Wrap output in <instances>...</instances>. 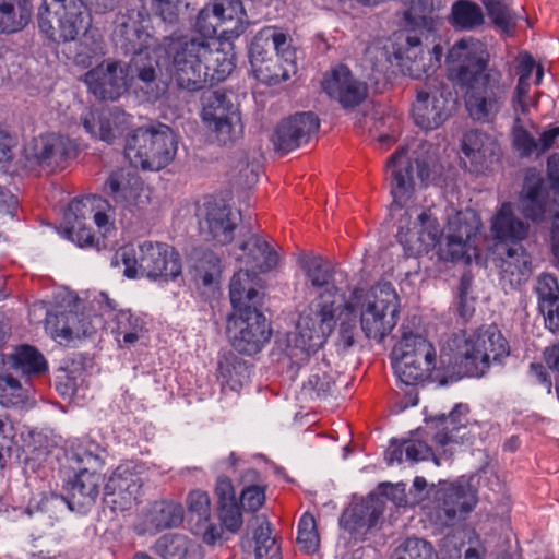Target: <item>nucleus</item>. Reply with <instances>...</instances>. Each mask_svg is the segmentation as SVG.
<instances>
[{"label":"nucleus","mask_w":559,"mask_h":559,"mask_svg":"<svg viewBox=\"0 0 559 559\" xmlns=\"http://www.w3.org/2000/svg\"><path fill=\"white\" fill-rule=\"evenodd\" d=\"M543 177L535 170H528L519 194L518 210L522 216L533 223L543 222L547 212V201L543 195Z\"/></svg>","instance_id":"27"},{"label":"nucleus","mask_w":559,"mask_h":559,"mask_svg":"<svg viewBox=\"0 0 559 559\" xmlns=\"http://www.w3.org/2000/svg\"><path fill=\"white\" fill-rule=\"evenodd\" d=\"M481 222L478 214L466 209L456 212L448 222L447 233L452 237L464 239V241L472 242L479 233Z\"/></svg>","instance_id":"49"},{"label":"nucleus","mask_w":559,"mask_h":559,"mask_svg":"<svg viewBox=\"0 0 559 559\" xmlns=\"http://www.w3.org/2000/svg\"><path fill=\"white\" fill-rule=\"evenodd\" d=\"M242 254L237 255L236 260L249 267L253 273H266L275 269L278 264L277 253L270 245L255 235L239 245Z\"/></svg>","instance_id":"30"},{"label":"nucleus","mask_w":559,"mask_h":559,"mask_svg":"<svg viewBox=\"0 0 559 559\" xmlns=\"http://www.w3.org/2000/svg\"><path fill=\"white\" fill-rule=\"evenodd\" d=\"M296 262L313 289L320 290L313 302L300 316L296 324L295 345L302 352L311 353L313 342L310 340L312 326L309 331L304 326V319H311L314 326L321 324V297L333 287L334 272L329 267L326 260L312 251H300L296 254Z\"/></svg>","instance_id":"6"},{"label":"nucleus","mask_w":559,"mask_h":559,"mask_svg":"<svg viewBox=\"0 0 559 559\" xmlns=\"http://www.w3.org/2000/svg\"><path fill=\"white\" fill-rule=\"evenodd\" d=\"M436 349L419 334H404L392 350L393 369L397 380L408 386L424 383L436 368Z\"/></svg>","instance_id":"8"},{"label":"nucleus","mask_w":559,"mask_h":559,"mask_svg":"<svg viewBox=\"0 0 559 559\" xmlns=\"http://www.w3.org/2000/svg\"><path fill=\"white\" fill-rule=\"evenodd\" d=\"M297 543L307 555L316 554L320 548L317 522L310 512H305L298 522Z\"/></svg>","instance_id":"55"},{"label":"nucleus","mask_w":559,"mask_h":559,"mask_svg":"<svg viewBox=\"0 0 559 559\" xmlns=\"http://www.w3.org/2000/svg\"><path fill=\"white\" fill-rule=\"evenodd\" d=\"M259 32L253 37L249 49L250 63L255 73V76L267 84H276L289 78L288 73L284 71L278 73L275 70L276 62L271 57L270 41L259 40Z\"/></svg>","instance_id":"35"},{"label":"nucleus","mask_w":559,"mask_h":559,"mask_svg":"<svg viewBox=\"0 0 559 559\" xmlns=\"http://www.w3.org/2000/svg\"><path fill=\"white\" fill-rule=\"evenodd\" d=\"M319 118L312 112L295 114L275 128L272 142L276 152L289 153L307 143L318 132Z\"/></svg>","instance_id":"21"},{"label":"nucleus","mask_w":559,"mask_h":559,"mask_svg":"<svg viewBox=\"0 0 559 559\" xmlns=\"http://www.w3.org/2000/svg\"><path fill=\"white\" fill-rule=\"evenodd\" d=\"M45 321L46 329L49 330L52 338L60 343L85 336L91 330V322L83 313L73 310L48 312Z\"/></svg>","instance_id":"29"},{"label":"nucleus","mask_w":559,"mask_h":559,"mask_svg":"<svg viewBox=\"0 0 559 559\" xmlns=\"http://www.w3.org/2000/svg\"><path fill=\"white\" fill-rule=\"evenodd\" d=\"M392 559H438V555L429 542L411 537L395 548Z\"/></svg>","instance_id":"54"},{"label":"nucleus","mask_w":559,"mask_h":559,"mask_svg":"<svg viewBox=\"0 0 559 559\" xmlns=\"http://www.w3.org/2000/svg\"><path fill=\"white\" fill-rule=\"evenodd\" d=\"M110 329L119 347L134 345L147 331L144 319L129 309H121L112 314Z\"/></svg>","instance_id":"36"},{"label":"nucleus","mask_w":559,"mask_h":559,"mask_svg":"<svg viewBox=\"0 0 559 559\" xmlns=\"http://www.w3.org/2000/svg\"><path fill=\"white\" fill-rule=\"evenodd\" d=\"M404 450L406 459L411 462H420L433 459L436 465H439V461L433 456L431 448L419 440H404Z\"/></svg>","instance_id":"64"},{"label":"nucleus","mask_w":559,"mask_h":559,"mask_svg":"<svg viewBox=\"0 0 559 559\" xmlns=\"http://www.w3.org/2000/svg\"><path fill=\"white\" fill-rule=\"evenodd\" d=\"M491 230L493 237L500 241L518 242L527 236L528 225L518 219L513 214L512 204L506 202L495 215Z\"/></svg>","instance_id":"40"},{"label":"nucleus","mask_w":559,"mask_h":559,"mask_svg":"<svg viewBox=\"0 0 559 559\" xmlns=\"http://www.w3.org/2000/svg\"><path fill=\"white\" fill-rule=\"evenodd\" d=\"M217 498V516L221 531L237 533L243 524L242 507L237 500L236 490L231 479L227 476H218L215 485Z\"/></svg>","instance_id":"26"},{"label":"nucleus","mask_w":559,"mask_h":559,"mask_svg":"<svg viewBox=\"0 0 559 559\" xmlns=\"http://www.w3.org/2000/svg\"><path fill=\"white\" fill-rule=\"evenodd\" d=\"M201 119L213 141L219 145L233 143L242 133L238 108L219 91H214L205 97Z\"/></svg>","instance_id":"14"},{"label":"nucleus","mask_w":559,"mask_h":559,"mask_svg":"<svg viewBox=\"0 0 559 559\" xmlns=\"http://www.w3.org/2000/svg\"><path fill=\"white\" fill-rule=\"evenodd\" d=\"M334 381L325 372L318 370L309 376L308 380L304 383L302 389L310 393L311 396L318 399H325L333 392Z\"/></svg>","instance_id":"61"},{"label":"nucleus","mask_w":559,"mask_h":559,"mask_svg":"<svg viewBox=\"0 0 559 559\" xmlns=\"http://www.w3.org/2000/svg\"><path fill=\"white\" fill-rule=\"evenodd\" d=\"M153 14L163 23L175 26L180 22L181 0H151Z\"/></svg>","instance_id":"60"},{"label":"nucleus","mask_w":559,"mask_h":559,"mask_svg":"<svg viewBox=\"0 0 559 559\" xmlns=\"http://www.w3.org/2000/svg\"><path fill=\"white\" fill-rule=\"evenodd\" d=\"M259 474L255 469L249 468L241 476V481H254L255 484L246 485L240 492V506L247 511L255 513L265 503L266 500V486L257 483Z\"/></svg>","instance_id":"51"},{"label":"nucleus","mask_w":559,"mask_h":559,"mask_svg":"<svg viewBox=\"0 0 559 559\" xmlns=\"http://www.w3.org/2000/svg\"><path fill=\"white\" fill-rule=\"evenodd\" d=\"M177 138L163 123L139 127L124 136L126 158L143 170L158 171L168 166L177 153Z\"/></svg>","instance_id":"5"},{"label":"nucleus","mask_w":559,"mask_h":559,"mask_svg":"<svg viewBox=\"0 0 559 559\" xmlns=\"http://www.w3.org/2000/svg\"><path fill=\"white\" fill-rule=\"evenodd\" d=\"M27 158L39 165H50L63 160L69 154V140L49 133L34 139L26 150Z\"/></svg>","instance_id":"37"},{"label":"nucleus","mask_w":559,"mask_h":559,"mask_svg":"<svg viewBox=\"0 0 559 559\" xmlns=\"http://www.w3.org/2000/svg\"><path fill=\"white\" fill-rule=\"evenodd\" d=\"M136 255L132 246L120 247L111 258V266L121 269L128 278H135L139 273L150 278H175L181 274V260L174 247L164 242L144 241Z\"/></svg>","instance_id":"4"},{"label":"nucleus","mask_w":559,"mask_h":559,"mask_svg":"<svg viewBox=\"0 0 559 559\" xmlns=\"http://www.w3.org/2000/svg\"><path fill=\"white\" fill-rule=\"evenodd\" d=\"M28 399V390L8 373L5 359H0V405L4 407L24 404Z\"/></svg>","instance_id":"50"},{"label":"nucleus","mask_w":559,"mask_h":559,"mask_svg":"<svg viewBox=\"0 0 559 559\" xmlns=\"http://www.w3.org/2000/svg\"><path fill=\"white\" fill-rule=\"evenodd\" d=\"M499 267L502 285L514 288L528 280L532 273L531 257L521 245L510 247L501 258Z\"/></svg>","instance_id":"32"},{"label":"nucleus","mask_w":559,"mask_h":559,"mask_svg":"<svg viewBox=\"0 0 559 559\" xmlns=\"http://www.w3.org/2000/svg\"><path fill=\"white\" fill-rule=\"evenodd\" d=\"M489 52L483 41L474 37L462 38L448 52V76L459 84L480 74L497 72V69L489 68Z\"/></svg>","instance_id":"16"},{"label":"nucleus","mask_w":559,"mask_h":559,"mask_svg":"<svg viewBox=\"0 0 559 559\" xmlns=\"http://www.w3.org/2000/svg\"><path fill=\"white\" fill-rule=\"evenodd\" d=\"M462 366L469 377H483L491 364L510 355V346L495 324L483 325L467 335L459 346Z\"/></svg>","instance_id":"7"},{"label":"nucleus","mask_w":559,"mask_h":559,"mask_svg":"<svg viewBox=\"0 0 559 559\" xmlns=\"http://www.w3.org/2000/svg\"><path fill=\"white\" fill-rule=\"evenodd\" d=\"M5 34L23 31L31 22L33 5L31 0H0Z\"/></svg>","instance_id":"45"},{"label":"nucleus","mask_w":559,"mask_h":559,"mask_svg":"<svg viewBox=\"0 0 559 559\" xmlns=\"http://www.w3.org/2000/svg\"><path fill=\"white\" fill-rule=\"evenodd\" d=\"M71 461L79 465V469L87 467L90 471H98L103 467V459L90 447L82 442L71 447Z\"/></svg>","instance_id":"63"},{"label":"nucleus","mask_w":559,"mask_h":559,"mask_svg":"<svg viewBox=\"0 0 559 559\" xmlns=\"http://www.w3.org/2000/svg\"><path fill=\"white\" fill-rule=\"evenodd\" d=\"M141 178L136 175L131 173L128 169H117L112 171L107 181L106 186L109 189V194L112 198V200L121 204L129 193L133 190V181L140 180Z\"/></svg>","instance_id":"56"},{"label":"nucleus","mask_w":559,"mask_h":559,"mask_svg":"<svg viewBox=\"0 0 559 559\" xmlns=\"http://www.w3.org/2000/svg\"><path fill=\"white\" fill-rule=\"evenodd\" d=\"M142 466L135 462L118 465L104 484V504L114 513L132 510L140 503L144 478Z\"/></svg>","instance_id":"13"},{"label":"nucleus","mask_w":559,"mask_h":559,"mask_svg":"<svg viewBox=\"0 0 559 559\" xmlns=\"http://www.w3.org/2000/svg\"><path fill=\"white\" fill-rule=\"evenodd\" d=\"M226 332L231 347L248 356L260 353L272 336L271 323L258 308L231 312Z\"/></svg>","instance_id":"11"},{"label":"nucleus","mask_w":559,"mask_h":559,"mask_svg":"<svg viewBox=\"0 0 559 559\" xmlns=\"http://www.w3.org/2000/svg\"><path fill=\"white\" fill-rule=\"evenodd\" d=\"M198 548L182 535H165L154 545L155 551L164 559H188L189 551Z\"/></svg>","instance_id":"52"},{"label":"nucleus","mask_w":559,"mask_h":559,"mask_svg":"<svg viewBox=\"0 0 559 559\" xmlns=\"http://www.w3.org/2000/svg\"><path fill=\"white\" fill-rule=\"evenodd\" d=\"M259 40L270 41L277 57L294 64L295 51L289 35L276 26H265L259 31Z\"/></svg>","instance_id":"53"},{"label":"nucleus","mask_w":559,"mask_h":559,"mask_svg":"<svg viewBox=\"0 0 559 559\" xmlns=\"http://www.w3.org/2000/svg\"><path fill=\"white\" fill-rule=\"evenodd\" d=\"M389 173L390 194L393 203L400 207L406 206L415 193L414 173L421 182L429 178V166L426 162L412 158L405 146L397 148L386 160Z\"/></svg>","instance_id":"15"},{"label":"nucleus","mask_w":559,"mask_h":559,"mask_svg":"<svg viewBox=\"0 0 559 559\" xmlns=\"http://www.w3.org/2000/svg\"><path fill=\"white\" fill-rule=\"evenodd\" d=\"M472 250H475L472 242L452 237V235L447 233L445 243L440 247L439 257L445 261H464L465 263H469Z\"/></svg>","instance_id":"58"},{"label":"nucleus","mask_w":559,"mask_h":559,"mask_svg":"<svg viewBox=\"0 0 559 559\" xmlns=\"http://www.w3.org/2000/svg\"><path fill=\"white\" fill-rule=\"evenodd\" d=\"M466 413L467 407L465 405L456 404L448 415L438 416L436 419L441 423L443 429L435 436L436 443L444 447L450 443L464 442L465 433L460 435V432L466 429V419L461 417L465 416Z\"/></svg>","instance_id":"44"},{"label":"nucleus","mask_w":559,"mask_h":559,"mask_svg":"<svg viewBox=\"0 0 559 559\" xmlns=\"http://www.w3.org/2000/svg\"><path fill=\"white\" fill-rule=\"evenodd\" d=\"M11 367L22 374L45 372L48 368L45 357L33 346L21 345L8 357Z\"/></svg>","instance_id":"48"},{"label":"nucleus","mask_w":559,"mask_h":559,"mask_svg":"<svg viewBox=\"0 0 559 559\" xmlns=\"http://www.w3.org/2000/svg\"><path fill=\"white\" fill-rule=\"evenodd\" d=\"M459 85L465 88V108L472 120L481 123L493 122L503 107L508 91L501 72L480 74Z\"/></svg>","instance_id":"9"},{"label":"nucleus","mask_w":559,"mask_h":559,"mask_svg":"<svg viewBox=\"0 0 559 559\" xmlns=\"http://www.w3.org/2000/svg\"><path fill=\"white\" fill-rule=\"evenodd\" d=\"M231 216L233 212L228 205L215 199H207L198 210L200 230L214 243L228 245L233 241L237 227Z\"/></svg>","instance_id":"22"},{"label":"nucleus","mask_w":559,"mask_h":559,"mask_svg":"<svg viewBox=\"0 0 559 559\" xmlns=\"http://www.w3.org/2000/svg\"><path fill=\"white\" fill-rule=\"evenodd\" d=\"M183 508L175 501H156L144 514L145 532L154 534L180 525Z\"/></svg>","instance_id":"38"},{"label":"nucleus","mask_w":559,"mask_h":559,"mask_svg":"<svg viewBox=\"0 0 559 559\" xmlns=\"http://www.w3.org/2000/svg\"><path fill=\"white\" fill-rule=\"evenodd\" d=\"M382 513V507L371 499L354 506L349 511H345L340 519V524L349 532H355L360 527L371 528L377 524Z\"/></svg>","instance_id":"43"},{"label":"nucleus","mask_w":559,"mask_h":559,"mask_svg":"<svg viewBox=\"0 0 559 559\" xmlns=\"http://www.w3.org/2000/svg\"><path fill=\"white\" fill-rule=\"evenodd\" d=\"M538 309L545 326L552 333L559 331V285L551 274H542L537 280Z\"/></svg>","instance_id":"34"},{"label":"nucleus","mask_w":559,"mask_h":559,"mask_svg":"<svg viewBox=\"0 0 559 559\" xmlns=\"http://www.w3.org/2000/svg\"><path fill=\"white\" fill-rule=\"evenodd\" d=\"M253 528L255 559H282L281 548L272 536L271 523L265 515L254 516Z\"/></svg>","instance_id":"47"},{"label":"nucleus","mask_w":559,"mask_h":559,"mask_svg":"<svg viewBox=\"0 0 559 559\" xmlns=\"http://www.w3.org/2000/svg\"><path fill=\"white\" fill-rule=\"evenodd\" d=\"M104 477L99 471L82 467L67 484V504L70 510L83 511L95 504Z\"/></svg>","instance_id":"24"},{"label":"nucleus","mask_w":559,"mask_h":559,"mask_svg":"<svg viewBox=\"0 0 559 559\" xmlns=\"http://www.w3.org/2000/svg\"><path fill=\"white\" fill-rule=\"evenodd\" d=\"M93 210L82 201H73L69 204L66 213V237L80 248H92L96 245V238L85 221L91 217Z\"/></svg>","instance_id":"31"},{"label":"nucleus","mask_w":559,"mask_h":559,"mask_svg":"<svg viewBox=\"0 0 559 559\" xmlns=\"http://www.w3.org/2000/svg\"><path fill=\"white\" fill-rule=\"evenodd\" d=\"M148 14L144 10H127L116 16L112 39L124 55L141 57L156 46V39L148 32Z\"/></svg>","instance_id":"17"},{"label":"nucleus","mask_w":559,"mask_h":559,"mask_svg":"<svg viewBox=\"0 0 559 559\" xmlns=\"http://www.w3.org/2000/svg\"><path fill=\"white\" fill-rule=\"evenodd\" d=\"M455 96L452 88L441 79L427 78L416 90L412 115L416 126L424 130H435L451 116Z\"/></svg>","instance_id":"10"},{"label":"nucleus","mask_w":559,"mask_h":559,"mask_svg":"<svg viewBox=\"0 0 559 559\" xmlns=\"http://www.w3.org/2000/svg\"><path fill=\"white\" fill-rule=\"evenodd\" d=\"M436 518L443 526L464 520L476 507V491L468 486L451 484L435 493Z\"/></svg>","instance_id":"20"},{"label":"nucleus","mask_w":559,"mask_h":559,"mask_svg":"<svg viewBox=\"0 0 559 559\" xmlns=\"http://www.w3.org/2000/svg\"><path fill=\"white\" fill-rule=\"evenodd\" d=\"M51 12L46 0L38 8V26L46 37L56 43H70L83 38L78 44L74 62L87 68L103 55L98 40L87 35L92 16L83 0H52Z\"/></svg>","instance_id":"3"},{"label":"nucleus","mask_w":559,"mask_h":559,"mask_svg":"<svg viewBox=\"0 0 559 559\" xmlns=\"http://www.w3.org/2000/svg\"><path fill=\"white\" fill-rule=\"evenodd\" d=\"M187 507L192 531L204 543L214 545L221 538V530L211 522V498L206 491L194 489L188 493Z\"/></svg>","instance_id":"25"},{"label":"nucleus","mask_w":559,"mask_h":559,"mask_svg":"<svg viewBox=\"0 0 559 559\" xmlns=\"http://www.w3.org/2000/svg\"><path fill=\"white\" fill-rule=\"evenodd\" d=\"M511 135L513 147L521 157L536 155V140L524 128L521 117L513 118Z\"/></svg>","instance_id":"59"},{"label":"nucleus","mask_w":559,"mask_h":559,"mask_svg":"<svg viewBox=\"0 0 559 559\" xmlns=\"http://www.w3.org/2000/svg\"><path fill=\"white\" fill-rule=\"evenodd\" d=\"M251 26L242 0H212L195 19L193 32L199 37L170 38V74L178 86L199 91L206 83L226 80L235 69L231 41Z\"/></svg>","instance_id":"1"},{"label":"nucleus","mask_w":559,"mask_h":559,"mask_svg":"<svg viewBox=\"0 0 559 559\" xmlns=\"http://www.w3.org/2000/svg\"><path fill=\"white\" fill-rule=\"evenodd\" d=\"M392 39V53L400 66L415 79L426 73L420 38L416 34L405 32L394 33Z\"/></svg>","instance_id":"28"},{"label":"nucleus","mask_w":559,"mask_h":559,"mask_svg":"<svg viewBox=\"0 0 559 559\" xmlns=\"http://www.w3.org/2000/svg\"><path fill=\"white\" fill-rule=\"evenodd\" d=\"M320 85L328 98L337 103L345 111H353L368 97L367 83L356 78L343 63L325 71Z\"/></svg>","instance_id":"18"},{"label":"nucleus","mask_w":559,"mask_h":559,"mask_svg":"<svg viewBox=\"0 0 559 559\" xmlns=\"http://www.w3.org/2000/svg\"><path fill=\"white\" fill-rule=\"evenodd\" d=\"M217 377L222 385L236 391L249 380L250 369L236 354L227 353L218 360Z\"/></svg>","instance_id":"42"},{"label":"nucleus","mask_w":559,"mask_h":559,"mask_svg":"<svg viewBox=\"0 0 559 559\" xmlns=\"http://www.w3.org/2000/svg\"><path fill=\"white\" fill-rule=\"evenodd\" d=\"M82 124L91 136L112 144L122 136L132 126V118L123 110L87 109L81 116Z\"/></svg>","instance_id":"23"},{"label":"nucleus","mask_w":559,"mask_h":559,"mask_svg":"<svg viewBox=\"0 0 559 559\" xmlns=\"http://www.w3.org/2000/svg\"><path fill=\"white\" fill-rule=\"evenodd\" d=\"M400 310L399 294L389 282L377 283L368 289L354 288L348 297L340 287H333L321 297V324L314 326L311 319H304L308 331V324L312 326L311 352L321 348L334 331L336 349L347 352L359 335L358 317L364 335L381 343L396 326Z\"/></svg>","instance_id":"2"},{"label":"nucleus","mask_w":559,"mask_h":559,"mask_svg":"<svg viewBox=\"0 0 559 559\" xmlns=\"http://www.w3.org/2000/svg\"><path fill=\"white\" fill-rule=\"evenodd\" d=\"M84 83L96 98L116 100L129 88L128 69L121 61L106 59L85 73Z\"/></svg>","instance_id":"19"},{"label":"nucleus","mask_w":559,"mask_h":559,"mask_svg":"<svg viewBox=\"0 0 559 559\" xmlns=\"http://www.w3.org/2000/svg\"><path fill=\"white\" fill-rule=\"evenodd\" d=\"M449 22L455 31H474L485 23L481 8L469 0H457L451 7Z\"/></svg>","instance_id":"46"},{"label":"nucleus","mask_w":559,"mask_h":559,"mask_svg":"<svg viewBox=\"0 0 559 559\" xmlns=\"http://www.w3.org/2000/svg\"><path fill=\"white\" fill-rule=\"evenodd\" d=\"M187 259L193 276L204 286L213 284L221 277V261L212 250L202 247L193 248Z\"/></svg>","instance_id":"41"},{"label":"nucleus","mask_w":559,"mask_h":559,"mask_svg":"<svg viewBox=\"0 0 559 559\" xmlns=\"http://www.w3.org/2000/svg\"><path fill=\"white\" fill-rule=\"evenodd\" d=\"M461 148L472 164L480 166L497 159L501 152L498 140L480 130L466 132L463 135Z\"/></svg>","instance_id":"33"},{"label":"nucleus","mask_w":559,"mask_h":559,"mask_svg":"<svg viewBox=\"0 0 559 559\" xmlns=\"http://www.w3.org/2000/svg\"><path fill=\"white\" fill-rule=\"evenodd\" d=\"M442 237V228L431 210H406L400 216L396 238L408 257H417L433 249Z\"/></svg>","instance_id":"12"},{"label":"nucleus","mask_w":559,"mask_h":559,"mask_svg":"<svg viewBox=\"0 0 559 559\" xmlns=\"http://www.w3.org/2000/svg\"><path fill=\"white\" fill-rule=\"evenodd\" d=\"M229 298L233 312L258 308L261 297L249 270L236 272L229 283Z\"/></svg>","instance_id":"39"},{"label":"nucleus","mask_w":559,"mask_h":559,"mask_svg":"<svg viewBox=\"0 0 559 559\" xmlns=\"http://www.w3.org/2000/svg\"><path fill=\"white\" fill-rule=\"evenodd\" d=\"M134 182L135 186H133L132 192L128 194L121 205L132 213H141L144 212L151 203V191L142 179L135 180Z\"/></svg>","instance_id":"62"},{"label":"nucleus","mask_w":559,"mask_h":559,"mask_svg":"<svg viewBox=\"0 0 559 559\" xmlns=\"http://www.w3.org/2000/svg\"><path fill=\"white\" fill-rule=\"evenodd\" d=\"M491 22L503 33L510 34L514 27V16L508 0H483Z\"/></svg>","instance_id":"57"}]
</instances>
